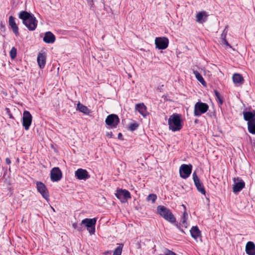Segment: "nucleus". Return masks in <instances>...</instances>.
Masks as SVG:
<instances>
[{
  "label": "nucleus",
  "instance_id": "1",
  "mask_svg": "<svg viewBox=\"0 0 255 255\" xmlns=\"http://www.w3.org/2000/svg\"><path fill=\"white\" fill-rule=\"evenodd\" d=\"M18 17L22 20L23 24L30 31L34 30L37 25V20L32 13L26 11H21L18 15Z\"/></svg>",
  "mask_w": 255,
  "mask_h": 255
},
{
  "label": "nucleus",
  "instance_id": "2",
  "mask_svg": "<svg viewBox=\"0 0 255 255\" xmlns=\"http://www.w3.org/2000/svg\"><path fill=\"white\" fill-rule=\"evenodd\" d=\"M168 124L169 129L172 131L180 130L182 128L180 115L176 113L172 114L168 119Z\"/></svg>",
  "mask_w": 255,
  "mask_h": 255
},
{
  "label": "nucleus",
  "instance_id": "3",
  "mask_svg": "<svg viewBox=\"0 0 255 255\" xmlns=\"http://www.w3.org/2000/svg\"><path fill=\"white\" fill-rule=\"evenodd\" d=\"M157 211L158 214L165 220L171 223H175L176 218L168 208L164 206L159 205L157 208Z\"/></svg>",
  "mask_w": 255,
  "mask_h": 255
},
{
  "label": "nucleus",
  "instance_id": "4",
  "mask_svg": "<svg viewBox=\"0 0 255 255\" xmlns=\"http://www.w3.org/2000/svg\"><path fill=\"white\" fill-rule=\"evenodd\" d=\"M97 222V218L92 219L86 218L83 219L81 225H84L91 235H94L95 233V226Z\"/></svg>",
  "mask_w": 255,
  "mask_h": 255
},
{
  "label": "nucleus",
  "instance_id": "5",
  "mask_svg": "<svg viewBox=\"0 0 255 255\" xmlns=\"http://www.w3.org/2000/svg\"><path fill=\"white\" fill-rule=\"evenodd\" d=\"M209 109V106L205 103L197 102L194 106V114L196 117H200L205 113Z\"/></svg>",
  "mask_w": 255,
  "mask_h": 255
},
{
  "label": "nucleus",
  "instance_id": "6",
  "mask_svg": "<svg viewBox=\"0 0 255 255\" xmlns=\"http://www.w3.org/2000/svg\"><path fill=\"white\" fill-rule=\"evenodd\" d=\"M192 169V165L190 164H183L179 168L180 176L183 179L187 178L191 174Z\"/></svg>",
  "mask_w": 255,
  "mask_h": 255
},
{
  "label": "nucleus",
  "instance_id": "7",
  "mask_svg": "<svg viewBox=\"0 0 255 255\" xmlns=\"http://www.w3.org/2000/svg\"><path fill=\"white\" fill-rule=\"evenodd\" d=\"M115 195L122 203H126L128 199L131 198L130 192L126 189H118Z\"/></svg>",
  "mask_w": 255,
  "mask_h": 255
},
{
  "label": "nucleus",
  "instance_id": "8",
  "mask_svg": "<svg viewBox=\"0 0 255 255\" xmlns=\"http://www.w3.org/2000/svg\"><path fill=\"white\" fill-rule=\"evenodd\" d=\"M119 122V118L115 114L109 115L105 120L106 124L111 128H116Z\"/></svg>",
  "mask_w": 255,
  "mask_h": 255
},
{
  "label": "nucleus",
  "instance_id": "9",
  "mask_svg": "<svg viewBox=\"0 0 255 255\" xmlns=\"http://www.w3.org/2000/svg\"><path fill=\"white\" fill-rule=\"evenodd\" d=\"M32 117L29 112L25 111L23 114L22 126L26 130H28L32 123Z\"/></svg>",
  "mask_w": 255,
  "mask_h": 255
},
{
  "label": "nucleus",
  "instance_id": "10",
  "mask_svg": "<svg viewBox=\"0 0 255 255\" xmlns=\"http://www.w3.org/2000/svg\"><path fill=\"white\" fill-rule=\"evenodd\" d=\"M36 188L42 196L48 201L49 197V192L44 184L40 181H37L36 182Z\"/></svg>",
  "mask_w": 255,
  "mask_h": 255
},
{
  "label": "nucleus",
  "instance_id": "11",
  "mask_svg": "<svg viewBox=\"0 0 255 255\" xmlns=\"http://www.w3.org/2000/svg\"><path fill=\"white\" fill-rule=\"evenodd\" d=\"M192 176L195 185L198 191L200 192L202 194L205 195L206 191L204 185L198 178L196 172H193Z\"/></svg>",
  "mask_w": 255,
  "mask_h": 255
},
{
  "label": "nucleus",
  "instance_id": "12",
  "mask_svg": "<svg viewBox=\"0 0 255 255\" xmlns=\"http://www.w3.org/2000/svg\"><path fill=\"white\" fill-rule=\"evenodd\" d=\"M169 41L168 38L165 37H156L155 40L156 47L158 49H165L168 45Z\"/></svg>",
  "mask_w": 255,
  "mask_h": 255
},
{
  "label": "nucleus",
  "instance_id": "13",
  "mask_svg": "<svg viewBox=\"0 0 255 255\" xmlns=\"http://www.w3.org/2000/svg\"><path fill=\"white\" fill-rule=\"evenodd\" d=\"M62 177V172L58 167H54L50 172L51 180L53 182H57L61 179Z\"/></svg>",
  "mask_w": 255,
  "mask_h": 255
},
{
  "label": "nucleus",
  "instance_id": "14",
  "mask_svg": "<svg viewBox=\"0 0 255 255\" xmlns=\"http://www.w3.org/2000/svg\"><path fill=\"white\" fill-rule=\"evenodd\" d=\"M75 177L79 180H86L90 178V176L86 169L82 168L78 169L75 172Z\"/></svg>",
  "mask_w": 255,
  "mask_h": 255
},
{
  "label": "nucleus",
  "instance_id": "15",
  "mask_svg": "<svg viewBox=\"0 0 255 255\" xmlns=\"http://www.w3.org/2000/svg\"><path fill=\"white\" fill-rule=\"evenodd\" d=\"M15 18L12 16H10L8 19V24L12 30L13 32L17 36L19 35L18 28L15 21Z\"/></svg>",
  "mask_w": 255,
  "mask_h": 255
},
{
  "label": "nucleus",
  "instance_id": "16",
  "mask_svg": "<svg viewBox=\"0 0 255 255\" xmlns=\"http://www.w3.org/2000/svg\"><path fill=\"white\" fill-rule=\"evenodd\" d=\"M244 118L245 121H248V125L250 123L255 121V111L253 112H243Z\"/></svg>",
  "mask_w": 255,
  "mask_h": 255
},
{
  "label": "nucleus",
  "instance_id": "17",
  "mask_svg": "<svg viewBox=\"0 0 255 255\" xmlns=\"http://www.w3.org/2000/svg\"><path fill=\"white\" fill-rule=\"evenodd\" d=\"M135 109L144 118L146 117L148 115L147 108L143 103L136 104Z\"/></svg>",
  "mask_w": 255,
  "mask_h": 255
},
{
  "label": "nucleus",
  "instance_id": "18",
  "mask_svg": "<svg viewBox=\"0 0 255 255\" xmlns=\"http://www.w3.org/2000/svg\"><path fill=\"white\" fill-rule=\"evenodd\" d=\"M190 232L191 237L196 241H198V238L201 239V232L197 226H193L190 230ZM200 240L201 241V239H200Z\"/></svg>",
  "mask_w": 255,
  "mask_h": 255
},
{
  "label": "nucleus",
  "instance_id": "19",
  "mask_svg": "<svg viewBox=\"0 0 255 255\" xmlns=\"http://www.w3.org/2000/svg\"><path fill=\"white\" fill-rule=\"evenodd\" d=\"M246 252L248 255H255V244L248 242L246 246Z\"/></svg>",
  "mask_w": 255,
  "mask_h": 255
},
{
  "label": "nucleus",
  "instance_id": "20",
  "mask_svg": "<svg viewBox=\"0 0 255 255\" xmlns=\"http://www.w3.org/2000/svg\"><path fill=\"white\" fill-rule=\"evenodd\" d=\"M43 41L46 43H53L55 41V36L51 32H46L43 37Z\"/></svg>",
  "mask_w": 255,
  "mask_h": 255
},
{
  "label": "nucleus",
  "instance_id": "21",
  "mask_svg": "<svg viewBox=\"0 0 255 255\" xmlns=\"http://www.w3.org/2000/svg\"><path fill=\"white\" fill-rule=\"evenodd\" d=\"M237 180L239 182L235 183L233 187V192L234 193H237L241 191L245 186V183L244 181L240 179L239 178H237Z\"/></svg>",
  "mask_w": 255,
  "mask_h": 255
},
{
  "label": "nucleus",
  "instance_id": "22",
  "mask_svg": "<svg viewBox=\"0 0 255 255\" xmlns=\"http://www.w3.org/2000/svg\"><path fill=\"white\" fill-rule=\"evenodd\" d=\"M37 61L39 67L41 69H43L46 63V55L44 53H39L38 54Z\"/></svg>",
  "mask_w": 255,
  "mask_h": 255
},
{
  "label": "nucleus",
  "instance_id": "23",
  "mask_svg": "<svg viewBox=\"0 0 255 255\" xmlns=\"http://www.w3.org/2000/svg\"><path fill=\"white\" fill-rule=\"evenodd\" d=\"M207 17L206 12L204 11L199 12L196 15V21L199 23H203L206 21Z\"/></svg>",
  "mask_w": 255,
  "mask_h": 255
},
{
  "label": "nucleus",
  "instance_id": "24",
  "mask_svg": "<svg viewBox=\"0 0 255 255\" xmlns=\"http://www.w3.org/2000/svg\"><path fill=\"white\" fill-rule=\"evenodd\" d=\"M77 110H78L80 112H82L85 114H89L90 113V110L85 106L78 103L77 105Z\"/></svg>",
  "mask_w": 255,
  "mask_h": 255
},
{
  "label": "nucleus",
  "instance_id": "25",
  "mask_svg": "<svg viewBox=\"0 0 255 255\" xmlns=\"http://www.w3.org/2000/svg\"><path fill=\"white\" fill-rule=\"evenodd\" d=\"M233 81L235 84H242L244 82L243 77L240 74L235 73L233 75Z\"/></svg>",
  "mask_w": 255,
  "mask_h": 255
},
{
  "label": "nucleus",
  "instance_id": "26",
  "mask_svg": "<svg viewBox=\"0 0 255 255\" xmlns=\"http://www.w3.org/2000/svg\"><path fill=\"white\" fill-rule=\"evenodd\" d=\"M193 73L195 75L197 80L200 82L204 86H206V83L205 81L202 76L196 70H193Z\"/></svg>",
  "mask_w": 255,
  "mask_h": 255
},
{
  "label": "nucleus",
  "instance_id": "27",
  "mask_svg": "<svg viewBox=\"0 0 255 255\" xmlns=\"http://www.w3.org/2000/svg\"><path fill=\"white\" fill-rule=\"evenodd\" d=\"M248 129L250 133L255 134V121L248 124Z\"/></svg>",
  "mask_w": 255,
  "mask_h": 255
},
{
  "label": "nucleus",
  "instance_id": "28",
  "mask_svg": "<svg viewBox=\"0 0 255 255\" xmlns=\"http://www.w3.org/2000/svg\"><path fill=\"white\" fill-rule=\"evenodd\" d=\"M188 219V214L186 212H184L183 213V214L182 217L181 219V222L182 224V226L187 228V220Z\"/></svg>",
  "mask_w": 255,
  "mask_h": 255
},
{
  "label": "nucleus",
  "instance_id": "29",
  "mask_svg": "<svg viewBox=\"0 0 255 255\" xmlns=\"http://www.w3.org/2000/svg\"><path fill=\"white\" fill-rule=\"evenodd\" d=\"M123 248V245L120 244L118 247H117L114 252L113 255H121L122 250Z\"/></svg>",
  "mask_w": 255,
  "mask_h": 255
},
{
  "label": "nucleus",
  "instance_id": "30",
  "mask_svg": "<svg viewBox=\"0 0 255 255\" xmlns=\"http://www.w3.org/2000/svg\"><path fill=\"white\" fill-rule=\"evenodd\" d=\"M139 125L137 123H131L128 126V129L131 131H134L138 128Z\"/></svg>",
  "mask_w": 255,
  "mask_h": 255
},
{
  "label": "nucleus",
  "instance_id": "31",
  "mask_svg": "<svg viewBox=\"0 0 255 255\" xmlns=\"http://www.w3.org/2000/svg\"><path fill=\"white\" fill-rule=\"evenodd\" d=\"M16 53H17L16 49L14 47H12V48L11 49V50L10 51V57L11 59H13L16 57Z\"/></svg>",
  "mask_w": 255,
  "mask_h": 255
},
{
  "label": "nucleus",
  "instance_id": "32",
  "mask_svg": "<svg viewBox=\"0 0 255 255\" xmlns=\"http://www.w3.org/2000/svg\"><path fill=\"white\" fill-rule=\"evenodd\" d=\"M157 196L155 194H150L147 197V200L148 201H151L152 203L155 202Z\"/></svg>",
  "mask_w": 255,
  "mask_h": 255
},
{
  "label": "nucleus",
  "instance_id": "33",
  "mask_svg": "<svg viewBox=\"0 0 255 255\" xmlns=\"http://www.w3.org/2000/svg\"><path fill=\"white\" fill-rule=\"evenodd\" d=\"M82 225H81V224L79 226L77 223H73L72 225L73 227L76 229L77 231L79 232H82L83 231V228L82 227Z\"/></svg>",
  "mask_w": 255,
  "mask_h": 255
},
{
  "label": "nucleus",
  "instance_id": "34",
  "mask_svg": "<svg viewBox=\"0 0 255 255\" xmlns=\"http://www.w3.org/2000/svg\"><path fill=\"white\" fill-rule=\"evenodd\" d=\"M227 28V26L226 27L225 29L224 30V31H223V32L221 34V39L222 40L226 39V35L227 34V31L226 30Z\"/></svg>",
  "mask_w": 255,
  "mask_h": 255
},
{
  "label": "nucleus",
  "instance_id": "35",
  "mask_svg": "<svg viewBox=\"0 0 255 255\" xmlns=\"http://www.w3.org/2000/svg\"><path fill=\"white\" fill-rule=\"evenodd\" d=\"M222 42L223 44H226V45L229 46V47H231V46L230 45V44H229L228 42L227 41V40H226V39H223L222 40Z\"/></svg>",
  "mask_w": 255,
  "mask_h": 255
},
{
  "label": "nucleus",
  "instance_id": "36",
  "mask_svg": "<svg viewBox=\"0 0 255 255\" xmlns=\"http://www.w3.org/2000/svg\"><path fill=\"white\" fill-rule=\"evenodd\" d=\"M219 105V106H221L223 103V100L222 98L221 99H220L219 100L217 101Z\"/></svg>",
  "mask_w": 255,
  "mask_h": 255
},
{
  "label": "nucleus",
  "instance_id": "37",
  "mask_svg": "<svg viewBox=\"0 0 255 255\" xmlns=\"http://www.w3.org/2000/svg\"><path fill=\"white\" fill-rule=\"evenodd\" d=\"M5 162L7 164H10L11 163L10 159L9 158H6L5 159Z\"/></svg>",
  "mask_w": 255,
  "mask_h": 255
},
{
  "label": "nucleus",
  "instance_id": "38",
  "mask_svg": "<svg viewBox=\"0 0 255 255\" xmlns=\"http://www.w3.org/2000/svg\"><path fill=\"white\" fill-rule=\"evenodd\" d=\"M214 92L216 97L220 95V93L216 90H215Z\"/></svg>",
  "mask_w": 255,
  "mask_h": 255
},
{
  "label": "nucleus",
  "instance_id": "39",
  "mask_svg": "<svg viewBox=\"0 0 255 255\" xmlns=\"http://www.w3.org/2000/svg\"><path fill=\"white\" fill-rule=\"evenodd\" d=\"M105 255H111V252L110 251L106 252L104 253Z\"/></svg>",
  "mask_w": 255,
  "mask_h": 255
},
{
  "label": "nucleus",
  "instance_id": "40",
  "mask_svg": "<svg viewBox=\"0 0 255 255\" xmlns=\"http://www.w3.org/2000/svg\"><path fill=\"white\" fill-rule=\"evenodd\" d=\"M175 226L177 227L178 229H179L180 230H181L182 232H184V231L180 229V226L178 225L177 224H175Z\"/></svg>",
  "mask_w": 255,
  "mask_h": 255
},
{
  "label": "nucleus",
  "instance_id": "41",
  "mask_svg": "<svg viewBox=\"0 0 255 255\" xmlns=\"http://www.w3.org/2000/svg\"><path fill=\"white\" fill-rule=\"evenodd\" d=\"M216 98V100L217 101V100H219L220 99H221L222 97L220 95L218 96H217Z\"/></svg>",
  "mask_w": 255,
  "mask_h": 255
},
{
  "label": "nucleus",
  "instance_id": "42",
  "mask_svg": "<svg viewBox=\"0 0 255 255\" xmlns=\"http://www.w3.org/2000/svg\"><path fill=\"white\" fill-rule=\"evenodd\" d=\"M122 136H123V135H122V134L121 133H119L118 134V138H120L121 137H122Z\"/></svg>",
  "mask_w": 255,
  "mask_h": 255
},
{
  "label": "nucleus",
  "instance_id": "43",
  "mask_svg": "<svg viewBox=\"0 0 255 255\" xmlns=\"http://www.w3.org/2000/svg\"><path fill=\"white\" fill-rule=\"evenodd\" d=\"M112 133H111V134H108V135H110V137H112Z\"/></svg>",
  "mask_w": 255,
  "mask_h": 255
},
{
  "label": "nucleus",
  "instance_id": "44",
  "mask_svg": "<svg viewBox=\"0 0 255 255\" xmlns=\"http://www.w3.org/2000/svg\"><path fill=\"white\" fill-rule=\"evenodd\" d=\"M112 133H111V134H108V135H110V137H112Z\"/></svg>",
  "mask_w": 255,
  "mask_h": 255
},
{
  "label": "nucleus",
  "instance_id": "45",
  "mask_svg": "<svg viewBox=\"0 0 255 255\" xmlns=\"http://www.w3.org/2000/svg\"><path fill=\"white\" fill-rule=\"evenodd\" d=\"M10 118H13V117L12 116V115H10Z\"/></svg>",
  "mask_w": 255,
  "mask_h": 255
},
{
  "label": "nucleus",
  "instance_id": "46",
  "mask_svg": "<svg viewBox=\"0 0 255 255\" xmlns=\"http://www.w3.org/2000/svg\"><path fill=\"white\" fill-rule=\"evenodd\" d=\"M182 206H183L184 207V208H185V207L184 206V205H182Z\"/></svg>",
  "mask_w": 255,
  "mask_h": 255
}]
</instances>
